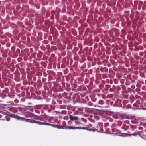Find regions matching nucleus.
<instances>
[{
	"mask_svg": "<svg viewBox=\"0 0 146 146\" xmlns=\"http://www.w3.org/2000/svg\"><path fill=\"white\" fill-rule=\"evenodd\" d=\"M39 124L38 125H47V126H52V127H56V125H55L53 124H51L50 123H44L43 122H40L39 121V122H38Z\"/></svg>",
	"mask_w": 146,
	"mask_h": 146,
	"instance_id": "20e7f679",
	"label": "nucleus"
},
{
	"mask_svg": "<svg viewBox=\"0 0 146 146\" xmlns=\"http://www.w3.org/2000/svg\"><path fill=\"white\" fill-rule=\"evenodd\" d=\"M25 121L27 122L34 123H37L38 124H39L38 122H39V121H37L34 120H31L29 119H26V120H25Z\"/></svg>",
	"mask_w": 146,
	"mask_h": 146,
	"instance_id": "f03ea898",
	"label": "nucleus"
},
{
	"mask_svg": "<svg viewBox=\"0 0 146 146\" xmlns=\"http://www.w3.org/2000/svg\"><path fill=\"white\" fill-rule=\"evenodd\" d=\"M64 128H65L66 129H68L69 126H64Z\"/></svg>",
	"mask_w": 146,
	"mask_h": 146,
	"instance_id": "9b49d317",
	"label": "nucleus"
},
{
	"mask_svg": "<svg viewBox=\"0 0 146 146\" xmlns=\"http://www.w3.org/2000/svg\"><path fill=\"white\" fill-rule=\"evenodd\" d=\"M34 118L38 120H40L41 121H43L44 120V119L43 118H42L41 117L38 116H36L35 117H34Z\"/></svg>",
	"mask_w": 146,
	"mask_h": 146,
	"instance_id": "423d86ee",
	"label": "nucleus"
},
{
	"mask_svg": "<svg viewBox=\"0 0 146 146\" xmlns=\"http://www.w3.org/2000/svg\"><path fill=\"white\" fill-rule=\"evenodd\" d=\"M14 116L15 118H17L18 119H20L21 118L20 117L18 116L17 115H14Z\"/></svg>",
	"mask_w": 146,
	"mask_h": 146,
	"instance_id": "1a4fd4ad",
	"label": "nucleus"
},
{
	"mask_svg": "<svg viewBox=\"0 0 146 146\" xmlns=\"http://www.w3.org/2000/svg\"><path fill=\"white\" fill-rule=\"evenodd\" d=\"M98 126H97L96 128H95V129L93 127L92 129V131L93 132H94L95 131H97L98 132H99V131L98 130Z\"/></svg>",
	"mask_w": 146,
	"mask_h": 146,
	"instance_id": "0eeeda50",
	"label": "nucleus"
},
{
	"mask_svg": "<svg viewBox=\"0 0 146 146\" xmlns=\"http://www.w3.org/2000/svg\"><path fill=\"white\" fill-rule=\"evenodd\" d=\"M120 135H121L122 136H123V137H125L127 136H130L131 135H133V136H135L136 135H137V134L136 133H133V134H127V133L123 134V133H120Z\"/></svg>",
	"mask_w": 146,
	"mask_h": 146,
	"instance_id": "7ed1b4c3",
	"label": "nucleus"
},
{
	"mask_svg": "<svg viewBox=\"0 0 146 146\" xmlns=\"http://www.w3.org/2000/svg\"><path fill=\"white\" fill-rule=\"evenodd\" d=\"M80 29L79 28H78V30H79V29Z\"/></svg>",
	"mask_w": 146,
	"mask_h": 146,
	"instance_id": "f8f14e48",
	"label": "nucleus"
},
{
	"mask_svg": "<svg viewBox=\"0 0 146 146\" xmlns=\"http://www.w3.org/2000/svg\"><path fill=\"white\" fill-rule=\"evenodd\" d=\"M51 27H53V26L52 25Z\"/></svg>",
	"mask_w": 146,
	"mask_h": 146,
	"instance_id": "ddd939ff",
	"label": "nucleus"
},
{
	"mask_svg": "<svg viewBox=\"0 0 146 146\" xmlns=\"http://www.w3.org/2000/svg\"><path fill=\"white\" fill-rule=\"evenodd\" d=\"M75 123L76 125H79L80 124V122L78 121H76V120L75 121Z\"/></svg>",
	"mask_w": 146,
	"mask_h": 146,
	"instance_id": "9d476101",
	"label": "nucleus"
},
{
	"mask_svg": "<svg viewBox=\"0 0 146 146\" xmlns=\"http://www.w3.org/2000/svg\"><path fill=\"white\" fill-rule=\"evenodd\" d=\"M83 129L87 130L90 131L91 130V129L86 128L85 127H72V126H69L68 129Z\"/></svg>",
	"mask_w": 146,
	"mask_h": 146,
	"instance_id": "f257e3e1",
	"label": "nucleus"
},
{
	"mask_svg": "<svg viewBox=\"0 0 146 146\" xmlns=\"http://www.w3.org/2000/svg\"><path fill=\"white\" fill-rule=\"evenodd\" d=\"M69 117H70V119L71 121H73L74 120H78V117L77 116L73 117L72 115H70Z\"/></svg>",
	"mask_w": 146,
	"mask_h": 146,
	"instance_id": "39448f33",
	"label": "nucleus"
},
{
	"mask_svg": "<svg viewBox=\"0 0 146 146\" xmlns=\"http://www.w3.org/2000/svg\"><path fill=\"white\" fill-rule=\"evenodd\" d=\"M58 129H64V126L56 125V127Z\"/></svg>",
	"mask_w": 146,
	"mask_h": 146,
	"instance_id": "6e6552de",
	"label": "nucleus"
}]
</instances>
